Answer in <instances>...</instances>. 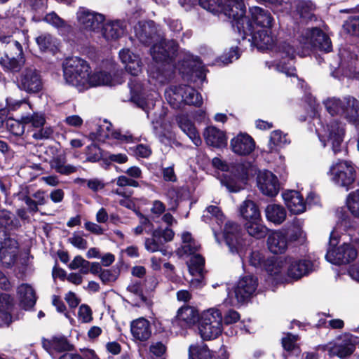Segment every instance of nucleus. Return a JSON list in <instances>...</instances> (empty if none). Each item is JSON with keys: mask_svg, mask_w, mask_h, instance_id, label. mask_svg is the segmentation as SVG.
<instances>
[{"mask_svg": "<svg viewBox=\"0 0 359 359\" xmlns=\"http://www.w3.org/2000/svg\"><path fill=\"white\" fill-rule=\"evenodd\" d=\"M340 63L337 72L348 78L359 76V59L352 53L350 48H342L339 50Z\"/></svg>", "mask_w": 359, "mask_h": 359, "instance_id": "17", "label": "nucleus"}, {"mask_svg": "<svg viewBox=\"0 0 359 359\" xmlns=\"http://www.w3.org/2000/svg\"><path fill=\"white\" fill-rule=\"evenodd\" d=\"M336 243L337 240L330 239V247L325 255V258L329 262L340 265L355 260L358 256V252L353 245L344 243L341 245L334 247Z\"/></svg>", "mask_w": 359, "mask_h": 359, "instance_id": "12", "label": "nucleus"}, {"mask_svg": "<svg viewBox=\"0 0 359 359\" xmlns=\"http://www.w3.org/2000/svg\"><path fill=\"white\" fill-rule=\"evenodd\" d=\"M184 89H186L184 95V104H193L195 106H200L202 104L203 100L201 95L196 91L195 89L189 86L184 85Z\"/></svg>", "mask_w": 359, "mask_h": 359, "instance_id": "55", "label": "nucleus"}, {"mask_svg": "<svg viewBox=\"0 0 359 359\" xmlns=\"http://www.w3.org/2000/svg\"><path fill=\"white\" fill-rule=\"evenodd\" d=\"M176 121L180 129L191 140L196 146L201 145L202 140L194 124L184 114L178 115Z\"/></svg>", "mask_w": 359, "mask_h": 359, "instance_id": "32", "label": "nucleus"}, {"mask_svg": "<svg viewBox=\"0 0 359 359\" xmlns=\"http://www.w3.org/2000/svg\"><path fill=\"white\" fill-rule=\"evenodd\" d=\"M250 13L257 25L264 28H271L273 26L274 19L269 11L255 6L250 8Z\"/></svg>", "mask_w": 359, "mask_h": 359, "instance_id": "39", "label": "nucleus"}, {"mask_svg": "<svg viewBox=\"0 0 359 359\" xmlns=\"http://www.w3.org/2000/svg\"><path fill=\"white\" fill-rule=\"evenodd\" d=\"M236 27L239 32L243 34V39L246 38L247 36H251V39L248 40L257 49L265 50L273 48L274 39L271 32L269 29H264L254 32L251 22L245 15L236 20Z\"/></svg>", "mask_w": 359, "mask_h": 359, "instance_id": "8", "label": "nucleus"}, {"mask_svg": "<svg viewBox=\"0 0 359 359\" xmlns=\"http://www.w3.org/2000/svg\"><path fill=\"white\" fill-rule=\"evenodd\" d=\"M277 258L266 259L264 250H253L250 255V264L256 267L266 270L271 276L269 269L276 262Z\"/></svg>", "mask_w": 359, "mask_h": 359, "instance_id": "40", "label": "nucleus"}, {"mask_svg": "<svg viewBox=\"0 0 359 359\" xmlns=\"http://www.w3.org/2000/svg\"><path fill=\"white\" fill-rule=\"evenodd\" d=\"M87 82V85L85 86V90L99 86H115L121 83L123 80L116 81L115 79H113L109 74L106 72L100 71L95 72L93 74H90V72Z\"/></svg>", "mask_w": 359, "mask_h": 359, "instance_id": "29", "label": "nucleus"}, {"mask_svg": "<svg viewBox=\"0 0 359 359\" xmlns=\"http://www.w3.org/2000/svg\"><path fill=\"white\" fill-rule=\"evenodd\" d=\"M182 245L181 250L184 254L194 255V253L199 249L200 245L198 243L193 239L191 233L184 232L182 235Z\"/></svg>", "mask_w": 359, "mask_h": 359, "instance_id": "52", "label": "nucleus"}, {"mask_svg": "<svg viewBox=\"0 0 359 359\" xmlns=\"http://www.w3.org/2000/svg\"><path fill=\"white\" fill-rule=\"evenodd\" d=\"M269 250L275 255L284 253L288 247L289 241L286 233L281 231H273L267 238Z\"/></svg>", "mask_w": 359, "mask_h": 359, "instance_id": "25", "label": "nucleus"}, {"mask_svg": "<svg viewBox=\"0 0 359 359\" xmlns=\"http://www.w3.org/2000/svg\"><path fill=\"white\" fill-rule=\"evenodd\" d=\"M0 261L9 267L14 264L18 254V243L6 233L5 229L18 226V221L13 214L6 210H0Z\"/></svg>", "mask_w": 359, "mask_h": 359, "instance_id": "4", "label": "nucleus"}, {"mask_svg": "<svg viewBox=\"0 0 359 359\" xmlns=\"http://www.w3.org/2000/svg\"><path fill=\"white\" fill-rule=\"evenodd\" d=\"M130 332L135 340L146 341L151 335L150 322L142 317L134 320L130 323Z\"/></svg>", "mask_w": 359, "mask_h": 359, "instance_id": "26", "label": "nucleus"}, {"mask_svg": "<svg viewBox=\"0 0 359 359\" xmlns=\"http://www.w3.org/2000/svg\"><path fill=\"white\" fill-rule=\"evenodd\" d=\"M203 136L206 143L214 147H224L227 144V138L225 133L215 126L207 127Z\"/></svg>", "mask_w": 359, "mask_h": 359, "instance_id": "34", "label": "nucleus"}, {"mask_svg": "<svg viewBox=\"0 0 359 359\" xmlns=\"http://www.w3.org/2000/svg\"><path fill=\"white\" fill-rule=\"evenodd\" d=\"M226 1L229 3V4L226 5V7L228 8L232 9L233 13L238 14V18L236 19V21L245 15V6L244 5L243 0H226Z\"/></svg>", "mask_w": 359, "mask_h": 359, "instance_id": "58", "label": "nucleus"}, {"mask_svg": "<svg viewBox=\"0 0 359 359\" xmlns=\"http://www.w3.org/2000/svg\"><path fill=\"white\" fill-rule=\"evenodd\" d=\"M17 293L20 304L25 310H29L35 305L36 297L31 285L28 284L20 285L18 287Z\"/></svg>", "mask_w": 359, "mask_h": 359, "instance_id": "37", "label": "nucleus"}, {"mask_svg": "<svg viewBox=\"0 0 359 359\" xmlns=\"http://www.w3.org/2000/svg\"><path fill=\"white\" fill-rule=\"evenodd\" d=\"M13 305V299L10 294H0V327L7 326L11 322Z\"/></svg>", "mask_w": 359, "mask_h": 359, "instance_id": "35", "label": "nucleus"}, {"mask_svg": "<svg viewBox=\"0 0 359 359\" xmlns=\"http://www.w3.org/2000/svg\"><path fill=\"white\" fill-rule=\"evenodd\" d=\"M355 349V345L352 339L348 335H345L338 339L329 348V353L331 356H338L344 358L350 355Z\"/></svg>", "mask_w": 359, "mask_h": 359, "instance_id": "27", "label": "nucleus"}, {"mask_svg": "<svg viewBox=\"0 0 359 359\" xmlns=\"http://www.w3.org/2000/svg\"><path fill=\"white\" fill-rule=\"evenodd\" d=\"M230 146L235 154L247 156L254 151L255 143L249 135L241 133L231 140Z\"/></svg>", "mask_w": 359, "mask_h": 359, "instance_id": "22", "label": "nucleus"}, {"mask_svg": "<svg viewBox=\"0 0 359 359\" xmlns=\"http://www.w3.org/2000/svg\"><path fill=\"white\" fill-rule=\"evenodd\" d=\"M340 12L352 13L344 24V27L349 34L359 36V6L354 8L341 10Z\"/></svg>", "mask_w": 359, "mask_h": 359, "instance_id": "48", "label": "nucleus"}, {"mask_svg": "<svg viewBox=\"0 0 359 359\" xmlns=\"http://www.w3.org/2000/svg\"><path fill=\"white\" fill-rule=\"evenodd\" d=\"M320 141L324 147L330 144L332 151L337 154L341 150L345 135L344 125L336 120L330 121L325 125L321 126V128H317Z\"/></svg>", "mask_w": 359, "mask_h": 359, "instance_id": "11", "label": "nucleus"}, {"mask_svg": "<svg viewBox=\"0 0 359 359\" xmlns=\"http://www.w3.org/2000/svg\"><path fill=\"white\" fill-rule=\"evenodd\" d=\"M135 32L142 43H153L150 51L155 64L149 67L148 72L158 83H165L172 74L170 62L176 55L178 44L173 40L163 39L153 21L140 22L135 27Z\"/></svg>", "mask_w": 359, "mask_h": 359, "instance_id": "1", "label": "nucleus"}, {"mask_svg": "<svg viewBox=\"0 0 359 359\" xmlns=\"http://www.w3.org/2000/svg\"><path fill=\"white\" fill-rule=\"evenodd\" d=\"M36 42L42 51L53 50L56 47L55 39L47 33L42 34L36 37Z\"/></svg>", "mask_w": 359, "mask_h": 359, "instance_id": "54", "label": "nucleus"}, {"mask_svg": "<svg viewBox=\"0 0 359 359\" xmlns=\"http://www.w3.org/2000/svg\"><path fill=\"white\" fill-rule=\"evenodd\" d=\"M111 124L108 122H105L104 125L100 127V130L98 131V137L100 140L114 138L124 142H130L132 141L133 136L131 135H122L119 131L111 130Z\"/></svg>", "mask_w": 359, "mask_h": 359, "instance_id": "43", "label": "nucleus"}, {"mask_svg": "<svg viewBox=\"0 0 359 359\" xmlns=\"http://www.w3.org/2000/svg\"><path fill=\"white\" fill-rule=\"evenodd\" d=\"M119 58L125 65L126 70L132 76H137L142 72V63L137 55L134 54L128 48L119 51Z\"/></svg>", "mask_w": 359, "mask_h": 359, "instance_id": "23", "label": "nucleus"}, {"mask_svg": "<svg viewBox=\"0 0 359 359\" xmlns=\"http://www.w3.org/2000/svg\"><path fill=\"white\" fill-rule=\"evenodd\" d=\"M133 231L137 236L142 234L144 231L149 233L153 231L152 224L147 217L140 215V225L135 227Z\"/></svg>", "mask_w": 359, "mask_h": 359, "instance_id": "59", "label": "nucleus"}, {"mask_svg": "<svg viewBox=\"0 0 359 359\" xmlns=\"http://www.w3.org/2000/svg\"><path fill=\"white\" fill-rule=\"evenodd\" d=\"M282 196L285 204L291 213L299 215L306 210V203L299 191L287 190L283 192Z\"/></svg>", "mask_w": 359, "mask_h": 359, "instance_id": "24", "label": "nucleus"}, {"mask_svg": "<svg viewBox=\"0 0 359 359\" xmlns=\"http://www.w3.org/2000/svg\"><path fill=\"white\" fill-rule=\"evenodd\" d=\"M42 345L44 349L53 358L57 353L69 351L71 346L63 337H54L50 339H43Z\"/></svg>", "mask_w": 359, "mask_h": 359, "instance_id": "33", "label": "nucleus"}, {"mask_svg": "<svg viewBox=\"0 0 359 359\" xmlns=\"http://www.w3.org/2000/svg\"><path fill=\"white\" fill-rule=\"evenodd\" d=\"M1 63L11 72H18L24 63L21 44L10 36L0 39Z\"/></svg>", "mask_w": 359, "mask_h": 359, "instance_id": "7", "label": "nucleus"}, {"mask_svg": "<svg viewBox=\"0 0 359 359\" xmlns=\"http://www.w3.org/2000/svg\"><path fill=\"white\" fill-rule=\"evenodd\" d=\"M199 334L203 340L217 338L222 332V316L216 309H209L201 316L198 325Z\"/></svg>", "mask_w": 359, "mask_h": 359, "instance_id": "9", "label": "nucleus"}, {"mask_svg": "<svg viewBox=\"0 0 359 359\" xmlns=\"http://www.w3.org/2000/svg\"><path fill=\"white\" fill-rule=\"evenodd\" d=\"M265 215L268 221L275 224H280L286 218V210L280 205L269 204L265 209Z\"/></svg>", "mask_w": 359, "mask_h": 359, "instance_id": "46", "label": "nucleus"}, {"mask_svg": "<svg viewBox=\"0 0 359 359\" xmlns=\"http://www.w3.org/2000/svg\"><path fill=\"white\" fill-rule=\"evenodd\" d=\"M68 241L74 247L80 250H85L88 247V242L83 238V234L76 232H74Z\"/></svg>", "mask_w": 359, "mask_h": 359, "instance_id": "63", "label": "nucleus"}, {"mask_svg": "<svg viewBox=\"0 0 359 359\" xmlns=\"http://www.w3.org/2000/svg\"><path fill=\"white\" fill-rule=\"evenodd\" d=\"M17 86L21 90L32 94L40 92L43 88L41 75L36 68H25L17 80Z\"/></svg>", "mask_w": 359, "mask_h": 359, "instance_id": "15", "label": "nucleus"}, {"mask_svg": "<svg viewBox=\"0 0 359 359\" xmlns=\"http://www.w3.org/2000/svg\"><path fill=\"white\" fill-rule=\"evenodd\" d=\"M189 359H213L212 353L206 345H191L189 348Z\"/></svg>", "mask_w": 359, "mask_h": 359, "instance_id": "51", "label": "nucleus"}, {"mask_svg": "<svg viewBox=\"0 0 359 359\" xmlns=\"http://www.w3.org/2000/svg\"><path fill=\"white\" fill-rule=\"evenodd\" d=\"M177 318L184 325L191 327L199 320V313L194 307L185 306L177 311Z\"/></svg>", "mask_w": 359, "mask_h": 359, "instance_id": "41", "label": "nucleus"}, {"mask_svg": "<svg viewBox=\"0 0 359 359\" xmlns=\"http://www.w3.org/2000/svg\"><path fill=\"white\" fill-rule=\"evenodd\" d=\"M299 43L302 46V50L294 49V47L287 42H283L278 46V53L282 60L287 59L288 63L285 61H280L275 63L274 62H266V65L269 69L274 67L278 72L285 73L288 76H294L295 68L289 62L292 61L295 54L300 56H304L306 52L311 48H316L321 51L328 53L332 50V43L329 36L321 29L313 27L304 29L299 39Z\"/></svg>", "mask_w": 359, "mask_h": 359, "instance_id": "2", "label": "nucleus"}, {"mask_svg": "<svg viewBox=\"0 0 359 359\" xmlns=\"http://www.w3.org/2000/svg\"><path fill=\"white\" fill-rule=\"evenodd\" d=\"M257 186L263 194L271 197L276 196L280 190V184L277 177L268 170L259 173Z\"/></svg>", "mask_w": 359, "mask_h": 359, "instance_id": "20", "label": "nucleus"}, {"mask_svg": "<svg viewBox=\"0 0 359 359\" xmlns=\"http://www.w3.org/2000/svg\"><path fill=\"white\" fill-rule=\"evenodd\" d=\"M258 285L257 278L252 275L241 277L233 287L235 299L230 300L229 304L236 305L248 302L255 294Z\"/></svg>", "mask_w": 359, "mask_h": 359, "instance_id": "13", "label": "nucleus"}, {"mask_svg": "<svg viewBox=\"0 0 359 359\" xmlns=\"http://www.w3.org/2000/svg\"><path fill=\"white\" fill-rule=\"evenodd\" d=\"M76 16L82 29L95 34L100 33L101 25L105 20L104 15L86 8H80Z\"/></svg>", "mask_w": 359, "mask_h": 359, "instance_id": "16", "label": "nucleus"}, {"mask_svg": "<svg viewBox=\"0 0 359 359\" xmlns=\"http://www.w3.org/2000/svg\"><path fill=\"white\" fill-rule=\"evenodd\" d=\"M292 8H295L302 18L307 19L311 17L315 6L310 1L294 0L292 3L285 2L284 7L280 8V11L288 13Z\"/></svg>", "mask_w": 359, "mask_h": 359, "instance_id": "28", "label": "nucleus"}, {"mask_svg": "<svg viewBox=\"0 0 359 359\" xmlns=\"http://www.w3.org/2000/svg\"><path fill=\"white\" fill-rule=\"evenodd\" d=\"M21 121L36 130L32 134L35 140L48 139L51 137L53 130L51 127H44L46 122L45 114L41 111H33L21 116Z\"/></svg>", "mask_w": 359, "mask_h": 359, "instance_id": "14", "label": "nucleus"}, {"mask_svg": "<svg viewBox=\"0 0 359 359\" xmlns=\"http://www.w3.org/2000/svg\"><path fill=\"white\" fill-rule=\"evenodd\" d=\"M90 70L88 62L77 57L67 58L63 65L65 80L79 91L85 90Z\"/></svg>", "mask_w": 359, "mask_h": 359, "instance_id": "6", "label": "nucleus"}, {"mask_svg": "<svg viewBox=\"0 0 359 359\" xmlns=\"http://www.w3.org/2000/svg\"><path fill=\"white\" fill-rule=\"evenodd\" d=\"M240 215L245 222H251L262 218L257 204L251 200H245L239 208Z\"/></svg>", "mask_w": 359, "mask_h": 359, "instance_id": "38", "label": "nucleus"}, {"mask_svg": "<svg viewBox=\"0 0 359 359\" xmlns=\"http://www.w3.org/2000/svg\"><path fill=\"white\" fill-rule=\"evenodd\" d=\"M50 165L57 172L65 175L74 173L77 170L75 166L67 164V158L65 154L54 156L50 162Z\"/></svg>", "mask_w": 359, "mask_h": 359, "instance_id": "45", "label": "nucleus"}, {"mask_svg": "<svg viewBox=\"0 0 359 359\" xmlns=\"http://www.w3.org/2000/svg\"><path fill=\"white\" fill-rule=\"evenodd\" d=\"M330 180L337 186L346 191L353 187L356 179V171L353 165L348 161L333 163L327 172Z\"/></svg>", "mask_w": 359, "mask_h": 359, "instance_id": "10", "label": "nucleus"}, {"mask_svg": "<svg viewBox=\"0 0 359 359\" xmlns=\"http://www.w3.org/2000/svg\"><path fill=\"white\" fill-rule=\"evenodd\" d=\"M130 89L131 100L138 107L142 108L149 116L148 109L153 106L152 99L149 98L144 85L137 79H130L128 83Z\"/></svg>", "mask_w": 359, "mask_h": 359, "instance_id": "18", "label": "nucleus"}, {"mask_svg": "<svg viewBox=\"0 0 359 359\" xmlns=\"http://www.w3.org/2000/svg\"><path fill=\"white\" fill-rule=\"evenodd\" d=\"M327 112L332 116L344 117L348 122L359 124V101L351 96L342 99L328 98L324 101Z\"/></svg>", "mask_w": 359, "mask_h": 359, "instance_id": "5", "label": "nucleus"}, {"mask_svg": "<svg viewBox=\"0 0 359 359\" xmlns=\"http://www.w3.org/2000/svg\"><path fill=\"white\" fill-rule=\"evenodd\" d=\"M248 180V173L243 172L240 176L227 177L225 176L221 180V184L226 187L230 192H238L243 189Z\"/></svg>", "mask_w": 359, "mask_h": 359, "instance_id": "42", "label": "nucleus"}, {"mask_svg": "<svg viewBox=\"0 0 359 359\" xmlns=\"http://www.w3.org/2000/svg\"><path fill=\"white\" fill-rule=\"evenodd\" d=\"M224 238L231 253L242 255L243 245L239 226L233 222H227L224 229Z\"/></svg>", "mask_w": 359, "mask_h": 359, "instance_id": "19", "label": "nucleus"}, {"mask_svg": "<svg viewBox=\"0 0 359 359\" xmlns=\"http://www.w3.org/2000/svg\"><path fill=\"white\" fill-rule=\"evenodd\" d=\"M244 225L248 233L256 239L265 238L269 231L262 218L254 222H245Z\"/></svg>", "mask_w": 359, "mask_h": 359, "instance_id": "47", "label": "nucleus"}, {"mask_svg": "<svg viewBox=\"0 0 359 359\" xmlns=\"http://www.w3.org/2000/svg\"><path fill=\"white\" fill-rule=\"evenodd\" d=\"M125 32L123 22L119 20L110 21L101 25L100 32L107 41H115L122 36Z\"/></svg>", "mask_w": 359, "mask_h": 359, "instance_id": "31", "label": "nucleus"}, {"mask_svg": "<svg viewBox=\"0 0 359 359\" xmlns=\"http://www.w3.org/2000/svg\"><path fill=\"white\" fill-rule=\"evenodd\" d=\"M205 260L202 256L198 254L194 255L191 257L188 267L189 272L193 276H202L204 269Z\"/></svg>", "mask_w": 359, "mask_h": 359, "instance_id": "53", "label": "nucleus"}, {"mask_svg": "<svg viewBox=\"0 0 359 359\" xmlns=\"http://www.w3.org/2000/svg\"><path fill=\"white\" fill-rule=\"evenodd\" d=\"M346 205L351 213L354 217H359V189L348 195Z\"/></svg>", "mask_w": 359, "mask_h": 359, "instance_id": "56", "label": "nucleus"}, {"mask_svg": "<svg viewBox=\"0 0 359 359\" xmlns=\"http://www.w3.org/2000/svg\"><path fill=\"white\" fill-rule=\"evenodd\" d=\"M313 264L306 259H299L290 256L277 258L269 269L271 276L280 281L297 280L313 271Z\"/></svg>", "mask_w": 359, "mask_h": 359, "instance_id": "3", "label": "nucleus"}, {"mask_svg": "<svg viewBox=\"0 0 359 359\" xmlns=\"http://www.w3.org/2000/svg\"><path fill=\"white\" fill-rule=\"evenodd\" d=\"M297 335H292L291 334H287L284 337L282 338V346L283 348L287 351H292L294 350L297 346V341H298Z\"/></svg>", "mask_w": 359, "mask_h": 359, "instance_id": "61", "label": "nucleus"}, {"mask_svg": "<svg viewBox=\"0 0 359 359\" xmlns=\"http://www.w3.org/2000/svg\"><path fill=\"white\" fill-rule=\"evenodd\" d=\"M240 57V53L238 51V48H231L229 51L221 56L217 60L218 65H228L231 63L233 60H236Z\"/></svg>", "mask_w": 359, "mask_h": 359, "instance_id": "60", "label": "nucleus"}, {"mask_svg": "<svg viewBox=\"0 0 359 359\" xmlns=\"http://www.w3.org/2000/svg\"><path fill=\"white\" fill-rule=\"evenodd\" d=\"M163 242L161 240V230L155 229L151 231V237L147 238L144 241L145 249L149 252H161L166 254V250L163 248Z\"/></svg>", "mask_w": 359, "mask_h": 359, "instance_id": "44", "label": "nucleus"}, {"mask_svg": "<svg viewBox=\"0 0 359 359\" xmlns=\"http://www.w3.org/2000/svg\"><path fill=\"white\" fill-rule=\"evenodd\" d=\"M184 85L171 86L165 91V99L172 108L180 109L184 103Z\"/></svg>", "mask_w": 359, "mask_h": 359, "instance_id": "36", "label": "nucleus"}, {"mask_svg": "<svg viewBox=\"0 0 359 359\" xmlns=\"http://www.w3.org/2000/svg\"><path fill=\"white\" fill-rule=\"evenodd\" d=\"M22 121L8 118L6 121V127L11 135L15 137H21L25 132V126Z\"/></svg>", "mask_w": 359, "mask_h": 359, "instance_id": "57", "label": "nucleus"}, {"mask_svg": "<svg viewBox=\"0 0 359 359\" xmlns=\"http://www.w3.org/2000/svg\"><path fill=\"white\" fill-rule=\"evenodd\" d=\"M177 68L183 77L196 76L201 81L205 79L203 67L197 57L188 56Z\"/></svg>", "mask_w": 359, "mask_h": 359, "instance_id": "21", "label": "nucleus"}, {"mask_svg": "<svg viewBox=\"0 0 359 359\" xmlns=\"http://www.w3.org/2000/svg\"><path fill=\"white\" fill-rule=\"evenodd\" d=\"M198 2L203 8L215 15L223 13L235 21L238 18V14L233 13L232 9L228 8L221 0H198Z\"/></svg>", "mask_w": 359, "mask_h": 359, "instance_id": "30", "label": "nucleus"}, {"mask_svg": "<svg viewBox=\"0 0 359 359\" xmlns=\"http://www.w3.org/2000/svg\"><path fill=\"white\" fill-rule=\"evenodd\" d=\"M202 219L206 223L215 222L220 226L224 221V216L219 207L210 205L204 211Z\"/></svg>", "mask_w": 359, "mask_h": 359, "instance_id": "49", "label": "nucleus"}, {"mask_svg": "<svg viewBox=\"0 0 359 359\" xmlns=\"http://www.w3.org/2000/svg\"><path fill=\"white\" fill-rule=\"evenodd\" d=\"M127 290L135 297L136 300H140L141 302L146 301V298L143 295L140 284L138 282L131 283L127 287Z\"/></svg>", "mask_w": 359, "mask_h": 359, "instance_id": "64", "label": "nucleus"}, {"mask_svg": "<svg viewBox=\"0 0 359 359\" xmlns=\"http://www.w3.org/2000/svg\"><path fill=\"white\" fill-rule=\"evenodd\" d=\"M44 21L58 29L65 28L67 26L66 22L54 12L47 14L44 17Z\"/></svg>", "mask_w": 359, "mask_h": 359, "instance_id": "62", "label": "nucleus"}, {"mask_svg": "<svg viewBox=\"0 0 359 359\" xmlns=\"http://www.w3.org/2000/svg\"><path fill=\"white\" fill-rule=\"evenodd\" d=\"M290 141L287 135L283 134L280 130H274L271 133L269 142L268 144L269 152L277 151L279 147H281Z\"/></svg>", "mask_w": 359, "mask_h": 359, "instance_id": "50", "label": "nucleus"}]
</instances>
